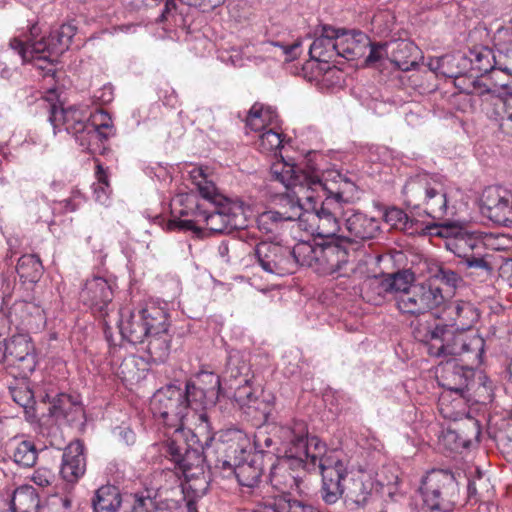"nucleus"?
<instances>
[{
  "mask_svg": "<svg viewBox=\"0 0 512 512\" xmlns=\"http://www.w3.org/2000/svg\"><path fill=\"white\" fill-rule=\"evenodd\" d=\"M280 432L283 433V441H289L290 446L271 467L269 481L281 494L273 497L269 507L274 512H319L312 504L289 491L300 487V476L294 473L299 467L309 472L319 470L321 497L326 504H335L343 496L342 480L347 473V464L340 454L327 450L319 438H309L306 423H298L295 430L284 428Z\"/></svg>",
  "mask_w": 512,
  "mask_h": 512,
  "instance_id": "obj_1",
  "label": "nucleus"
},
{
  "mask_svg": "<svg viewBox=\"0 0 512 512\" xmlns=\"http://www.w3.org/2000/svg\"><path fill=\"white\" fill-rule=\"evenodd\" d=\"M272 177L295 197L299 225L313 236L329 238L341 231L340 218L352 202L356 185L336 171L323 179L312 169L306 170L283 160L271 166Z\"/></svg>",
  "mask_w": 512,
  "mask_h": 512,
  "instance_id": "obj_2",
  "label": "nucleus"
},
{
  "mask_svg": "<svg viewBox=\"0 0 512 512\" xmlns=\"http://www.w3.org/2000/svg\"><path fill=\"white\" fill-rule=\"evenodd\" d=\"M192 183L201 197L213 206L208 209L193 197L186 196L185 208L181 209L174 225L181 230H196L204 224L214 233H231L247 226L243 203L233 201L220 194L215 186L213 175L208 167H193L189 171Z\"/></svg>",
  "mask_w": 512,
  "mask_h": 512,
  "instance_id": "obj_3",
  "label": "nucleus"
},
{
  "mask_svg": "<svg viewBox=\"0 0 512 512\" xmlns=\"http://www.w3.org/2000/svg\"><path fill=\"white\" fill-rule=\"evenodd\" d=\"M49 121L53 126L54 134L62 129L75 137L84 149L89 150L98 141L108 139L112 133V120L108 113L97 111L92 115L88 106H57L49 104Z\"/></svg>",
  "mask_w": 512,
  "mask_h": 512,
  "instance_id": "obj_4",
  "label": "nucleus"
},
{
  "mask_svg": "<svg viewBox=\"0 0 512 512\" xmlns=\"http://www.w3.org/2000/svg\"><path fill=\"white\" fill-rule=\"evenodd\" d=\"M221 440L223 444H227V456L234 457L233 464L224 460L222 467L231 469L241 486L255 487L262 476L263 466L259 455H253L250 460L245 458V454L251 450L249 436L241 429L229 428L222 433Z\"/></svg>",
  "mask_w": 512,
  "mask_h": 512,
  "instance_id": "obj_5",
  "label": "nucleus"
},
{
  "mask_svg": "<svg viewBox=\"0 0 512 512\" xmlns=\"http://www.w3.org/2000/svg\"><path fill=\"white\" fill-rule=\"evenodd\" d=\"M187 407L183 390L175 385L157 390L150 401L154 418L159 424L173 430L171 436L184 434L185 426L189 428V432L194 429V426H191L192 417Z\"/></svg>",
  "mask_w": 512,
  "mask_h": 512,
  "instance_id": "obj_6",
  "label": "nucleus"
},
{
  "mask_svg": "<svg viewBox=\"0 0 512 512\" xmlns=\"http://www.w3.org/2000/svg\"><path fill=\"white\" fill-rule=\"evenodd\" d=\"M484 241L481 233L471 229L466 221L450 219V253L463 269L491 271V265L481 253Z\"/></svg>",
  "mask_w": 512,
  "mask_h": 512,
  "instance_id": "obj_7",
  "label": "nucleus"
},
{
  "mask_svg": "<svg viewBox=\"0 0 512 512\" xmlns=\"http://www.w3.org/2000/svg\"><path fill=\"white\" fill-rule=\"evenodd\" d=\"M165 311L153 303L137 311L129 307L121 308L117 325L122 338L131 344L144 343L153 328L163 329Z\"/></svg>",
  "mask_w": 512,
  "mask_h": 512,
  "instance_id": "obj_8",
  "label": "nucleus"
},
{
  "mask_svg": "<svg viewBox=\"0 0 512 512\" xmlns=\"http://www.w3.org/2000/svg\"><path fill=\"white\" fill-rule=\"evenodd\" d=\"M0 365L11 373L27 378L37 365L35 347L28 334H15L11 337L0 336Z\"/></svg>",
  "mask_w": 512,
  "mask_h": 512,
  "instance_id": "obj_9",
  "label": "nucleus"
},
{
  "mask_svg": "<svg viewBox=\"0 0 512 512\" xmlns=\"http://www.w3.org/2000/svg\"><path fill=\"white\" fill-rule=\"evenodd\" d=\"M198 436H201L198 431L193 432V444L184 440V434H181V436H170L163 443V450L166 455L182 471L185 477L195 476L197 472L203 471L205 461L203 446H193L199 442ZM203 436L206 438L205 435ZM205 443L208 445V440L205 439Z\"/></svg>",
  "mask_w": 512,
  "mask_h": 512,
  "instance_id": "obj_10",
  "label": "nucleus"
},
{
  "mask_svg": "<svg viewBox=\"0 0 512 512\" xmlns=\"http://www.w3.org/2000/svg\"><path fill=\"white\" fill-rule=\"evenodd\" d=\"M453 313L455 317L450 323V327H455L456 331H466L478 319V313L474 306L469 302L457 301L453 306ZM483 340L478 336H467L466 334L459 333L455 335L450 343V354H461L465 352H475V358L479 357V352L482 350Z\"/></svg>",
  "mask_w": 512,
  "mask_h": 512,
  "instance_id": "obj_11",
  "label": "nucleus"
},
{
  "mask_svg": "<svg viewBox=\"0 0 512 512\" xmlns=\"http://www.w3.org/2000/svg\"><path fill=\"white\" fill-rule=\"evenodd\" d=\"M352 257L350 251L339 243L321 244L314 271L333 279L350 278L356 271Z\"/></svg>",
  "mask_w": 512,
  "mask_h": 512,
  "instance_id": "obj_12",
  "label": "nucleus"
},
{
  "mask_svg": "<svg viewBox=\"0 0 512 512\" xmlns=\"http://www.w3.org/2000/svg\"><path fill=\"white\" fill-rule=\"evenodd\" d=\"M398 310L405 315L420 316L444 301L442 290L424 284H414L406 293L394 296Z\"/></svg>",
  "mask_w": 512,
  "mask_h": 512,
  "instance_id": "obj_13",
  "label": "nucleus"
},
{
  "mask_svg": "<svg viewBox=\"0 0 512 512\" xmlns=\"http://www.w3.org/2000/svg\"><path fill=\"white\" fill-rule=\"evenodd\" d=\"M183 392L188 405L187 410L192 417L191 426H194V431H198L200 435H205L206 440H212L207 408L215 405L217 398L211 397L203 388L197 387L190 381L186 382Z\"/></svg>",
  "mask_w": 512,
  "mask_h": 512,
  "instance_id": "obj_14",
  "label": "nucleus"
},
{
  "mask_svg": "<svg viewBox=\"0 0 512 512\" xmlns=\"http://www.w3.org/2000/svg\"><path fill=\"white\" fill-rule=\"evenodd\" d=\"M481 211L496 224L512 225V192L500 186H489L481 197Z\"/></svg>",
  "mask_w": 512,
  "mask_h": 512,
  "instance_id": "obj_15",
  "label": "nucleus"
},
{
  "mask_svg": "<svg viewBox=\"0 0 512 512\" xmlns=\"http://www.w3.org/2000/svg\"><path fill=\"white\" fill-rule=\"evenodd\" d=\"M254 251L257 262L264 271L278 276L292 274L293 258L288 247L263 241L256 245Z\"/></svg>",
  "mask_w": 512,
  "mask_h": 512,
  "instance_id": "obj_16",
  "label": "nucleus"
},
{
  "mask_svg": "<svg viewBox=\"0 0 512 512\" xmlns=\"http://www.w3.org/2000/svg\"><path fill=\"white\" fill-rule=\"evenodd\" d=\"M450 395L455 394L465 402L471 401L470 391L478 392L484 390L491 391V381L482 371H475L468 366H453V372L450 375Z\"/></svg>",
  "mask_w": 512,
  "mask_h": 512,
  "instance_id": "obj_17",
  "label": "nucleus"
},
{
  "mask_svg": "<svg viewBox=\"0 0 512 512\" xmlns=\"http://www.w3.org/2000/svg\"><path fill=\"white\" fill-rule=\"evenodd\" d=\"M457 57L462 58V66L464 69L474 70L479 73H488L493 70L496 65H499V70L512 76V49L507 54V62L504 65L496 59L493 51L485 46H476L469 49L468 54H454L453 60H456Z\"/></svg>",
  "mask_w": 512,
  "mask_h": 512,
  "instance_id": "obj_18",
  "label": "nucleus"
},
{
  "mask_svg": "<svg viewBox=\"0 0 512 512\" xmlns=\"http://www.w3.org/2000/svg\"><path fill=\"white\" fill-rule=\"evenodd\" d=\"M229 389L233 390V398L241 409L254 410L260 414V419L267 421L271 415L275 398L273 396L260 399L251 385V378L243 381L228 383Z\"/></svg>",
  "mask_w": 512,
  "mask_h": 512,
  "instance_id": "obj_19",
  "label": "nucleus"
},
{
  "mask_svg": "<svg viewBox=\"0 0 512 512\" xmlns=\"http://www.w3.org/2000/svg\"><path fill=\"white\" fill-rule=\"evenodd\" d=\"M113 299L112 285L103 277L94 276L87 279L81 292L80 300L93 313L107 316V308Z\"/></svg>",
  "mask_w": 512,
  "mask_h": 512,
  "instance_id": "obj_20",
  "label": "nucleus"
},
{
  "mask_svg": "<svg viewBox=\"0 0 512 512\" xmlns=\"http://www.w3.org/2000/svg\"><path fill=\"white\" fill-rule=\"evenodd\" d=\"M429 180L428 174H419L406 182L403 194L408 206L418 207L421 200H427L429 203L433 198L439 196V209L446 208L448 203L446 193L440 194L436 188L430 186Z\"/></svg>",
  "mask_w": 512,
  "mask_h": 512,
  "instance_id": "obj_21",
  "label": "nucleus"
},
{
  "mask_svg": "<svg viewBox=\"0 0 512 512\" xmlns=\"http://www.w3.org/2000/svg\"><path fill=\"white\" fill-rule=\"evenodd\" d=\"M76 31L77 27L73 23H64L52 30L48 37H42L39 40L33 41L32 53L48 52L50 55L59 57L68 50Z\"/></svg>",
  "mask_w": 512,
  "mask_h": 512,
  "instance_id": "obj_22",
  "label": "nucleus"
},
{
  "mask_svg": "<svg viewBox=\"0 0 512 512\" xmlns=\"http://www.w3.org/2000/svg\"><path fill=\"white\" fill-rule=\"evenodd\" d=\"M298 423L305 422L302 420H293L291 425L275 426L270 432L262 429L258 430L253 438L254 455H262L264 453H272L274 456H279L281 453L285 455V449L289 448L290 443L289 441L284 443V439H281L284 438L283 433H281L280 430L284 428L295 430Z\"/></svg>",
  "mask_w": 512,
  "mask_h": 512,
  "instance_id": "obj_23",
  "label": "nucleus"
},
{
  "mask_svg": "<svg viewBox=\"0 0 512 512\" xmlns=\"http://www.w3.org/2000/svg\"><path fill=\"white\" fill-rule=\"evenodd\" d=\"M338 29L330 25H321L315 31V39L309 46L310 58L324 64L334 61L337 58Z\"/></svg>",
  "mask_w": 512,
  "mask_h": 512,
  "instance_id": "obj_24",
  "label": "nucleus"
},
{
  "mask_svg": "<svg viewBox=\"0 0 512 512\" xmlns=\"http://www.w3.org/2000/svg\"><path fill=\"white\" fill-rule=\"evenodd\" d=\"M86 472V457L81 441L71 442L63 451L61 477L68 483H76Z\"/></svg>",
  "mask_w": 512,
  "mask_h": 512,
  "instance_id": "obj_25",
  "label": "nucleus"
},
{
  "mask_svg": "<svg viewBox=\"0 0 512 512\" xmlns=\"http://www.w3.org/2000/svg\"><path fill=\"white\" fill-rule=\"evenodd\" d=\"M32 42H24L18 38H13L9 42L10 48L15 51L21 58L22 63L32 62L34 66L43 71V77L45 79H54L56 70L54 68V62L57 61L58 57L50 55L48 52L44 53H32Z\"/></svg>",
  "mask_w": 512,
  "mask_h": 512,
  "instance_id": "obj_26",
  "label": "nucleus"
},
{
  "mask_svg": "<svg viewBox=\"0 0 512 512\" xmlns=\"http://www.w3.org/2000/svg\"><path fill=\"white\" fill-rule=\"evenodd\" d=\"M447 479V470L433 469L422 480L420 492L424 504L431 512H445L441 507V490L445 488Z\"/></svg>",
  "mask_w": 512,
  "mask_h": 512,
  "instance_id": "obj_27",
  "label": "nucleus"
},
{
  "mask_svg": "<svg viewBox=\"0 0 512 512\" xmlns=\"http://www.w3.org/2000/svg\"><path fill=\"white\" fill-rule=\"evenodd\" d=\"M337 57L345 58L349 61L363 57L370 46V38L361 31H346L338 29Z\"/></svg>",
  "mask_w": 512,
  "mask_h": 512,
  "instance_id": "obj_28",
  "label": "nucleus"
},
{
  "mask_svg": "<svg viewBox=\"0 0 512 512\" xmlns=\"http://www.w3.org/2000/svg\"><path fill=\"white\" fill-rule=\"evenodd\" d=\"M346 234L343 237L350 241L369 240L380 233V222L374 217L354 211L345 218Z\"/></svg>",
  "mask_w": 512,
  "mask_h": 512,
  "instance_id": "obj_29",
  "label": "nucleus"
},
{
  "mask_svg": "<svg viewBox=\"0 0 512 512\" xmlns=\"http://www.w3.org/2000/svg\"><path fill=\"white\" fill-rule=\"evenodd\" d=\"M46 398L50 402L49 414L56 420H65L67 422L79 421L83 415L84 410L79 399V396H73L66 393H59L50 401V396L47 394Z\"/></svg>",
  "mask_w": 512,
  "mask_h": 512,
  "instance_id": "obj_30",
  "label": "nucleus"
},
{
  "mask_svg": "<svg viewBox=\"0 0 512 512\" xmlns=\"http://www.w3.org/2000/svg\"><path fill=\"white\" fill-rule=\"evenodd\" d=\"M288 202L290 203V211L280 212L269 210L261 213L256 220L258 229L265 233L276 235L279 233L285 221L297 220V212L295 211V197L293 196L292 189H288Z\"/></svg>",
  "mask_w": 512,
  "mask_h": 512,
  "instance_id": "obj_31",
  "label": "nucleus"
},
{
  "mask_svg": "<svg viewBox=\"0 0 512 512\" xmlns=\"http://www.w3.org/2000/svg\"><path fill=\"white\" fill-rule=\"evenodd\" d=\"M145 340H147V351L153 361L164 362L170 353L171 343L167 311L164 312L163 329L153 328Z\"/></svg>",
  "mask_w": 512,
  "mask_h": 512,
  "instance_id": "obj_32",
  "label": "nucleus"
},
{
  "mask_svg": "<svg viewBox=\"0 0 512 512\" xmlns=\"http://www.w3.org/2000/svg\"><path fill=\"white\" fill-rule=\"evenodd\" d=\"M413 274L408 271L398 272L386 279H373L369 281V287L380 297L379 301L385 297L386 293H394V296L406 293L414 284Z\"/></svg>",
  "mask_w": 512,
  "mask_h": 512,
  "instance_id": "obj_33",
  "label": "nucleus"
},
{
  "mask_svg": "<svg viewBox=\"0 0 512 512\" xmlns=\"http://www.w3.org/2000/svg\"><path fill=\"white\" fill-rule=\"evenodd\" d=\"M303 41L297 38L291 42L276 40L267 41L261 44L260 50L266 53H270L271 58L275 60H283L286 62L297 59L302 53Z\"/></svg>",
  "mask_w": 512,
  "mask_h": 512,
  "instance_id": "obj_34",
  "label": "nucleus"
},
{
  "mask_svg": "<svg viewBox=\"0 0 512 512\" xmlns=\"http://www.w3.org/2000/svg\"><path fill=\"white\" fill-rule=\"evenodd\" d=\"M124 499L114 485H104L96 490L92 504L94 512H117L123 508Z\"/></svg>",
  "mask_w": 512,
  "mask_h": 512,
  "instance_id": "obj_35",
  "label": "nucleus"
},
{
  "mask_svg": "<svg viewBox=\"0 0 512 512\" xmlns=\"http://www.w3.org/2000/svg\"><path fill=\"white\" fill-rule=\"evenodd\" d=\"M40 498L36 489L30 485H22L16 488L11 499L13 512H39Z\"/></svg>",
  "mask_w": 512,
  "mask_h": 512,
  "instance_id": "obj_36",
  "label": "nucleus"
},
{
  "mask_svg": "<svg viewBox=\"0 0 512 512\" xmlns=\"http://www.w3.org/2000/svg\"><path fill=\"white\" fill-rule=\"evenodd\" d=\"M321 244H313L307 241H301L294 245L290 250L292 273L297 265L306 266L315 270L318 258V251Z\"/></svg>",
  "mask_w": 512,
  "mask_h": 512,
  "instance_id": "obj_37",
  "label": "nucleus"
},
{
  "mask_svg": "<svg viewBox=\"0 0 512 512\" xmlns=\"http://www.w3.org/2000/svg\"><path fill=\"white\" fill-rule=\"evenodd\" d=\"M278 115L271 107L255 103L246 117V127L254 132L262 131L266 126L276 122Z\"/></svg>",
  "mask_w": 512,
  "mask_h": 512,
  "instance_id": "obj_38",
  "label": "nucleus"
},
{
  "mask_svg": "<svg viewBox=\"0 0 512 512\" xmlns=\"http://www.w3.org/2000/svg\"><path fill=\"white\" fill-rule=\"evenodd\" d=\"M250 366L240 352H232L228 356L224 371L225 381L235 383L250 379Z\"/></svg>",
  "mask_w": 512,
  "mask_h": 512,
  "instance_id": "obj_39",
  "label": "nucleus"
},
{
  "mask_svg": "<svg viewBox=\"0 0 512 512\" xmlns=\"http://www.w3.org/2000/svg\"><path fill=\"white\" fill-rule=\"evenodd\" d=\"M16 270L21 279L33 283L40 279L43 266L37 255L26 254L19 258Z\"/></svg>",
  "mask_w": 512,
  "mask_h": 512,
  "instance_id": "obj_40",
  "label": "nucleus"
},
{
  "mask_svg": "<svg viewBox=\"0 0 512 512\" xmlns=\"http://www.w3.org/2000/svg\"><path fill=\"white\" fill-rule=\"evenodd\" d=\"M157 22L163 24L165 31H172L175 28H184L186 19L182 11L178 9L175 0H166L164 8L157 18Z\"/></svg>",
  "mask_w": 512,
  "mask_h": 512,
  "instance_id": "obj_41",
  "label": "nucleus"
},
{
  "mask_svg": "<svg viewBox=\"0 0 512 512\" xmlns=\"http://www.w3.org/2000/svg\"><path fill=\"white\" fill-rule=\"evenodd\" d=\"M348 475V472L346 473ZM347 476L342 480L344 488L343 493L346 491V498L358 506H363L368 501L371 494V487L366 484L361 477L353 478L349 486L344 485Z\"/></svg>",
  "mask_w": 512,
  "mask_h": 512,
  "instance_id": "obj_42",
  "label": "nucleus"
},
{
  "mask_svg": "<svg viewBox=\"0 0 512 512\" xmlns=\"http://www.w3.org/2000/svg\"><path fill=\"white\" fill-rule=\"evenodd\" d=\"M95 176L97 181L92 185L95 200L101 204H106L110 197L111 188L108 174L100 163L96 165Z\"/></svg>",
  "mask_w": 512,
  "mask_h": 512,
  "instance_id": "obj_43",
  "label": "nucleus"
},
{
  "mask_svg": "<svg viewBox=\"0 0 512 512\" xmlns=\"http://www.w3.org/2000/svg\"><path fill=\"white\" fill-rule=\"evenodd\" d=\"M447 333V324H436L427 334V339L431 342L428 347L430 355L440 357L445 354L446 345L444 343V336Z\"/></svg>",
  "mask_w": 512,
  "mask_h": 512,
  "instance_id": "obj_44",
  "label": "nucleus"
},
{
  "mask_svg": "<svg viewBox=\"0 0 512 512\" xmlns=\"http://www.w3.org/2000/svg\"><path fill=\"white\" fill-rule=\"evenodd\" d=\"M14 462L22 467H32L37 460V450L30 441L20 442L13 452Z\"/></svg>",
  "mask_w": 512,
  "mask_h": 512,
  "instance_id": "obj_45",
  "label": "nucleus"
},
{
  "mask_svg": "<svg viewBox=\"0 0 512 512\" xmlns=\"http://www.w3.org/2000/svg\"><path fill=\"white\" fill-rule=\"evenodd\" d=\"M190 382L199 388H203V390L211 397L218 399L221 383L220 377L217 374L202 371L198 373L194 379L190 380Z\"/></svg>",
  "mask_w": 512,
  "mask_h": 512,
  "instance_id": "obj_46",
  "label": "nucleus"
},
{
  "mask_svg": "<svg viewBox=\"0 0 512 512\" xmlns=\"http://www.w3.org/2000/svg\"><path fill=\"white\" fill-rule=\"evenodd\" d=\"M39 512H72V500L67 494L49 495Z\"/></svg>",
  "mask_w": 512,
  "mask_h": 512,
  "instance_id": "obj_47",
  "label": "nucleus"
},
{
  "mask_svg": "<svg viewBox=\"0 0 512 512\" xmlns=\"http://www.w3.org/2000/svg\"><path fill=\"white\" fill-rule=\"evenodd\" d=\"M282 135L273 129L266 130L259 136L257 148L262 153L277 154V151L282 147Z\"/></svg>",
  "mask_w": 512,
  "mask_h": 512,
  "instance_id": "obj_48",
  "label": "nucleus"
},
{
  "mask_svg": "<svg viewBox=\"0 0 512 512\" xmlns=\"http://www.w3.org/2000/svg\"><path fill=\"white\" fill-rule=\"evenodd\" d=\"M153 498L142 495H129L124 499L123 512H150Z\"/></svg>",
  "mask_w": 512,
  "mask_h": 512,
  "instance_id": "obj_49",
  "label": "nucleus"
},
{
  "mask_svg": "<svg viewBox=\"0 0 512 512\" xmlns=\"http://www.w3.org/2000/svg\"><path fill=\"white\" fill-rule=\"evenodd\" d=\"M417 51V47L411 43L406 41H401L397 44V50L394 54L395 61L398 63L399 67L402 70H408V64H415V58L411 61H404L403 63H400V53H407L409 57L413 55Z\"/></svg>",
  "mask_w": 512,
  "mask_h": 512,
  "instance_id": "obj_50",
  "label": "nucleus"
},
{
  "mask_svg": "<svg viewBox=\"0 0 512 512\" xmlns=\"http://www.w3.org/2000/svg\"><path fill=\"white\" fill-rule=\"evenodd\" d=\"M450 106L456 110L467 112L474 106V100L471 94H454L450 97Z\"/></svg>",
  "mask_w": 512,
  "mask_h": 512,
  "instance_id": "obj_51",
  "label": "nucleus"
},
{
  "mask_svg": "<svg viewBox=\"0 0 512 512\" xmlns=\"http://www.w3.org/2000/svg\"><path fill=\"white\" fill-rule=\"evenodd\" d=\"M54 479L55 474L52 472V470L44 467L36 469L31 476V480L36 485L41 487H47L51 485Z\"/></svg>",
  "mask_w": 512,
  "mask_h": 512,
  "instance_id": "obj_52",
  "label": "nucleus"
},
{
  "mask_svg": "<svg viewBox=\"0 0 512 512\" xmlns=\"http://www.w3.org/2000/svg\"><path fill=\"white\" fill-rule=\"evenodd\" d=\"M425 232L429 236L440 237L444 240V247L448 249V223H432L425 227Z\"/></svg>",
  "mask_w": 512,
  "mask_h": 512,
  "instance_id": "obj_53",
  "label": "nucleus"
},
{
  "mask_svg": "<svg viewBox=\"0 0 512 512\" xmlns=\"http://www.w3.org/2000/svg\"><path fill=\"white\" fill-rule=\"evenodd\" d=\"M473 80L474 77L468 75H458L454 77L453 85L458 92L454 94H471L473 92Z\"/></svg>",
  "mask_w": 512,
  "mask_h": 512,
  "instance_id": "obj_54",
  "label": "nucleus"
},
{
  "mask_svg": "<svg viewBox=\"0 0 512 512\" xmlns=\"http://www.w3.org/2000/svg\"><path fill=\"white\" fill-rule=\"evenodd\" d=\"M428 272V280L432 281H442L445 284H448V275L444 270V267L438 262H430L427 265Z\"/></svg>",
  "mask_w": 512,
  "mask_h": 512,
  "instance_id": "obj_55",
  "label": "nucleus"
},
{
  "mask_svg": "<svg viewBox=\"0 0 512 512\" xmlns=\"http://www.w3.org/2000/svg\"><path fill=\"white\" fill-rule=\"evenodd\" d=\"M84 200L85 198L80 191H73L69 198L60 201L59 204L63 207L65 212H74L80 207Z\"/></svg>",
  "mask_w": 512,
  "mask_h": 512,
  "instance_id": "obj_56",
  "label": "nucleus"
},
{
  "mask_svg": "<svg viewBox=\"0 0 512 512\" xmlns=\"http://www.w3.org/2000/svg\"><path fill=\"white\" fill-rule=\"evenodd\" d=\"M153 507H151L150 512H177L179 507L177 502L169 499H156L153 498Z\"/></svg>",
  "mask_w": 512,
  "mask_h": 512,
  "instance_id": "obj_57",
  "label": "nucleus"
},
{
  "mask_svg": "<svg viewBox=\"0 0 512 512\" xmlns=\"http://www.w3.org/2000/svg\"><path fill=\"white\" fill-rule=\"evenodd\" d=\"M406 218L407 215L404 213V211L395 207L387 209L384 214L385 221L391 226L395 227L404 222Z\"/></svg>",
  "mask_w": 512,
  "mask_h": 512,
  "instance_id": "obj_58",
  "label": "nucleus"
},
{
  "mask_svg": "<svg viewBox=\"0 0 512 512\" xmlns=\"http://www.w3.org/2000/svg\"><path fill=\"white\" fill-rule=\"evenodd\" d=\"M445 56H435L429 58L428 61V68L430 71L434 72L437 76L442 75L444 78H446V72L444 70L445 68Z\"/></svg>",
  "mask_w": 512,
  "mask_h": 512,
  "instance_id": "obj_59",
  "label": "nucleus"
},
{
  "mask_svg": "<svg viewBox=\"0 0 512 512\" xmlns=\"http://www.w3.org/2000/svg\"><path fill=\"white\" fill-rule=\"evenodd\" d=\"M19 307L21 308L22 312L34 316L39 320L43 319V309L35 303L24 301L19 304Z\"/></svg>",
  "mask_w": 512,
  "mask_h": 512,
  "instance_id": "obj_60",
  "label": "nucleus"
},
{
  "mask_svg": "<svg viewBox=\"0 0 512 512\" xmlns=\"http://www.w3.org/2000/svg\"><path fill=\"white\" fill-rule=\"evenodd\" d=\"M119 440L126 445H132L136 441V435L129 427H118L115 431Z\"/></svg>",
  "mask_w": 512,
  "mask_h": 512,
  "instance_id": "obj_61",
  "label": "nucleus"
},
{
  "mask_svg": "<svg viewBox=\"0 0 512 512\" xmlns=\"http://www.w3.org/2000/svg\"><path fill=\"white\" fill-rule=\"evenodd\" d=\"M383 48L384 45L382 44H373L370 41V46L367 48L369 50V54L366 57V63H375L382 59L383 57Z\"/></svg>",
  "mask_w": 512,
  "mask_h": 512,
  "instance_id": "obj_62",
  "label": "nucleus"
},
{
  "mask_svg": "<svg viewBox=\"0 0 512 512\" xmlns=\"http://www.w3.org/2000/svg\"><path fill=\"white\" fill-rule=\"evenodd\" d=\"M94 97L97 98L102 104L110 103L113 100V86L111 84L104 85Z\"/></svg>",
  "mask_w": 512,
  "mask_h": 512,
  "instance_id": "obj_63",
  "label": "nucleus"
},
{
  "mask_svg": "<svg viewBox=\"0 0 512 512\" xmlns=\"http://www.w3.org/2000/svg\"><path fill=\"white\" fill-rule=\"evenodd\" d=\"M473 84H474L473 85L474 89H473V92H471L472 97H473V95L483 96L485 94L492 92V89L489 86V84L484 82L482 79H478V78L474 77Z\"/></svg>",
  "mask_w": 512,
  "mask_h": 512,
  "instance_id": "obj_64",
  "label": "nucleus"
}]
</instances>
